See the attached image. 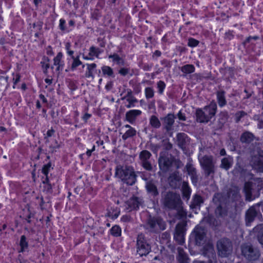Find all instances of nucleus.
<instances>
[{
  "instance_id": "nucleus-18",
  "label": "nucleus",
  "mask_w": 263,
  "mask_h": 263,
  "mask_svg": "<svg viewBox=\"0 0 263 263\" xmlns=\"http://www.w3.org/2000/svg\"><path fill=\"white\" fill-rule=\"evenodd\" d=\"M142 111L138 109H133L127 111L125 114V120L133 124L135 123L137 118L140 116Z\"/></svg>"
},
{
  "instance_id": "nucleus-22",
  "label": "nucleus",
  "mask_w": 263,
  "mask_h": 263,
  "mask_svg": "<svg viewBox=\"0 0 263 263\" xmlns=\"http://www.w3.org/2000/svg\"><path fill=\"white\" fill-rule=\"evenodd\" d=\"M226 92L224 90H219L216 92L217 100L219 106L222 107L227 104L225 97Z\"/></svg>"
},
{
  "instance_id": "nucleus-59",
  "label": "nucleus",
  "mask_w": 263,
  "mask_h": 263,
  "mask_svg": "<svg viewBox=\"0 0 263 263\" xmlns=\"http://www.w3.org/2000/svg\"><path fill=\"white\" fill-rule=\"evenodd\" d=\"M39 97L42 100L43 102H44V103H47V99H46V98L45 97V96L43 95L40 94L39 95Z\"/></svg>"
},
{
  "instance_id": "nucleus-14",
  "label": "nucleus",
  "mask_w": 263,
  "mask_h": 263,
  "mask_svg": "<svg viewBox=\"0 0 263 263\" xmlns=\"http://www.w3.org/2000/svg\"><path fill=\"white\" fill-rule=\"evenodd\" d=\"M142 203V199L137 197H133L126 202V210L128 212H130L134 210H137L139 209Z\"/></svg>"
},
{
  "instance_id": "nucleus-60",
  "label": "nucleus",
  "mask_w": 263,
  "mask_h": 263,
  "mask_svg": "<svg viewBox=\"0 0 263 263\" xmlns=\"http://www.w3.org/2000/svg\"><path fill=\"white\" fill-rule=\"evenodd\" d=\"M165 148H166V149H168H168H171V148H172V144L171 143H170V142H167L165 144Z\"/></svg>"
},
{
  "instance_id": "nucleus-61",
  "label": "nucleus",
  "mask_w": 263,
  "mask_h": 263,
  "mask_svg": "<svg viewBox=\"0 0 263 263\" xmlns=\"http://www.w3.org/2000/svg\"><path fill=\"white\" fill-rule=\"evenodd\" d=\"M161 52L159 50H156L153 54V56H156L157 57H159L161 55Z\"/></svg>"
},
{
  "instance_id": "nucleus-15",
  "label": "nucleus",
  "mask_w": 263,
  "mask_h": 263,
  "mask_svg": "<svg viewBox=\"0 0 263 263\" xmlns=\"http://www.w3.org/2000/svg\"><path fill=\"white\" fill-rule=\"evenodd\" d=\"M175 118L174 115L172 114H168L165 117L161 118L163 121V128L166 132L168 133L173 130Z\"/></svg>"
},
{
  "instance_id": "nucleus-42",
  "label": "nucleus",
  "mask_w": 263,
  "mask_h": 263,
  "mask_svg": "<svg viewBox=\"0 0 263 263\" xmlns=\"http://www.w3.org/2000/svg\"><path fill=\"white\" fill-rule=\"evenodd\" d=\"M73 62L71 65V68L72 69H76L78 66L82 64L81 61L79 60V57H72Z\"/></svg>"
},
{
  "instance_id": "nucleus-29",
  "label": "nucleus",
  "mask_w": 263,
  "mask_h": 263,
  "mask_svg": "<svg viewBox=\"0 0 263 263\" xmlns=\"http://www.w3.org/2000/svg\"><path fill=\"white\" fill-rule=\"evenodd\" d=\"M228 194L229 197L232 198L234 200H238L240 197L239 191L237 187L231 189Z\"/></svg>"
},
{
  "instance_id": "nucleus-9",
  "label": "nucleus",
  "mask_w": 263,
  "mask_h": 263,
  "mask_svg": "<svg viewBox=\"0 0 263 263\" xmlns=\"http://www.w3.org/2000/svg\"><path fill=\"white\" fill-rule=\"evenodd\" d=\"M241 248L242 254L249 260H255L260 256L259 250L250 244H243Z\"/></svg>"
},
{
  "instance_id": "nucleus-44",
  "label": "nucleus",
  "mask_w": 263,
  "mask_h": 263,
  "mask_svg": "<svg viewBox=\"0 0 263 263\" xmlns=\"http://www.w3.org/2000/svg\"><path fill=\"white\" fill-rule=\"evenodd\" d=\"M247 115V114L244 111H239L237 112L235 115L236 122H239L241 119L246 116Z\"/></svg>"
},
{
  "instance_id": "nucleus-16",
  "label": "nucleus",
  "mask_w": 263,
  "mask_h": 263,
  "mask_svg": "<svg viewBox=\"0 0 263 263\" xmlns=\"http://www.w3.org/2000/svg\"><path fill=\"white\" fill-rule=\"evenodd\" d=\"M159 166L160 169L164 172H167L172 164V161L168 157L160 156L158 160Z\"/></svg>"
},
{
  "instance_id": "nucleus-19",
  "label": "nucleus",
  "mask_w": 263,
  "mask_h": 263,
  "mask_svg": "<svg viewBox=\"0 0 263 263\" xmlns=\"http://www.w3.org/2000/svg\"><path fill=\"white\" fill-rule=\"evenodd\" d=\"M255 139L256 137L252 133L247 131L241 134L240 141L243 143L249 144Z\"/></svg>"
},
{
  "instance_id": "nucleus-56",
  "label": "nucleus",
  "mask_w": 263,
  "mask_h": 263,
  "mask_svg": "<svg viewBox=\"0 0 263 263\" xmlns=\"http://www.w3.org/2000/svg\"><path fill=\"white\" fill-rule=\"evenodd\" d=\"M95 150V146L93 145L91 149H88L86 152V155L88 157H90L91 155V153Z\"/></svg>"
},
{
  "instance_id": "nucleus-5",
  "label": "nucleus",
  "mask_w": 263,
  "mask_h": 263,
  "mask_svg": "<svg viewBox=\"0 0 263 263\" xmlns=\"http://www.w3.org/2000/svg\"><path fill=\"white\" fill-rule=\"evenodd\" d=\"M145 229L153 233H158L165 229L166 224L162 218L150 216L145 224Z\"/></svg>"
},
{
  "instance_id": "nucleus-1",
  "label": "nucleus",
  "mask_w": 263,
  "mask_h": 263,
  "mask_svg": "<svg viewBox=\"0 0 263 263\" xmlns=\"http://www.w3.org/2000/svg\"><path fill=\"white\" fill-rule=\"evenodd\" d=\"M115 176L129 185H133L136 181V175L133 167L126 165H117Z\"/></svg>"
},
{
  "instance_id": "nucleus-2",
  "label": "nucleus",
  "mask_w": 263,
  "mask_h": 263,
  "mask_svg": "<svg viewBox=\"0 0 263 263\" xmlns=\"http://www.w3.org/2000/svg\"><path fill=\"white\" fill-rule=\"evenodd\" d=\"M217 110V104L214 101L203 109H197L196 111V120L199 123H208L213 117Z\"/></svg>"
},
{
  "instance_id": "nucleus-11",
  "label": "nucleus",
  "mask_w": 263,
  "mask_h": 263,
  "mask_svg": "<svg viewBox=\"0 0 263 263\" xmlns=\"http://www.w3.org/2000/svg\"><path fill=\"white\" fill-rule=\"evenodd\" d=\"M182 222L178 223L175 228L174 238L175 241L179 245H182L184 242L185 228Z\"/></svg>"
},
{
  "instance_id": "nucleus-26",
  "label": "nucleus",
  "mask_w": 263,
  "mask_h": 263,
  "mask_svg": "<svg viewBox=\"0 0 263 263\" xmlns=\"http://www.w3.org/2000/svg\"><path fill=\"white\" fill-rule=\"evenodd\" d=\"M177 251L178 253L177 259L179 263H187L188 258L184 250L181 247H178Z\"/></svg>"
},
{
  "instance_id": "nucleus-43",
  "label": "nucleus",
  "mask_w": 263,
  "mask_h": 263,
  "mask_svg": "<svg viewBox=\"0 0 263 263\" xmlns=\"http://www.w3.org/2000/svg\"><path fill=\"white\" fill-rule=\"evenodd\" d=\"M59 28L63 31L69 32L71 30L66 26V22L63 18L60 20Z\"/></svg>"
},
{
  "instance_id": "nucleus-37",
  "label": "nucleus",
  "mask_w": 263,
  "mask_h": 263,
  "mask_svg": "<svg viewBox=\"0 0 263 263\" xmlns=\"http://www.w3.org/2000/svg\"><path fill=\"white\" fill-rule=\"evenodd\" d=\"M126 101V103H127L125 104V106L127 108H130L132 107H134L135 106V103L138 102V100L136 98H130L127 99H124Z\"/></svg>"
},
{
  "instance_id": "nucleus-39",
  "label": "nucleus",
  "mask_w": 263,
  "mask_h": 263,
  "mask_svg": "<svg viewBox=\"0 0 263 263\" xmlns=\"http://www.w3.org/2000/svg\"><path fill=\"white\" fill-rule=\"evenodd\" d=\"M110 233L111 234L114 236H119L121 233V228L118 226H114L111 229Z\"/></svg>"
},
{
  "instance_id": "nucleus-36",
  "label": "nucleus",
  "mask_w": 263,
  "mask_h": 263,
  "mask_svg": "<svg viewBox=\"0 0 263 263\" xmlns=\"http://www.w3.org/2000/svg\"><path fill=\"white\" fill-rule=\"evenodd\" d=\"M63 57V54L61 52H59L57 56L54 58V65L58 66L57 68V70H60L61 66H62L61 64V60Z\"/></svg>"
},
{
  "instance_id": "nucleus-23",
  "label": "nucleus",
  "mask_w": 263,
  "mask_h": 263,
  "mask_svg": "<svg viewBox=\"0 0 263 263\" xmlns=\"http://www.w3.org/2000/svg\"><path fill=\"white\" fill-rule=\"evenodd\" d=\"M146 188L148 193L154 196H156L159 194L157 186L153 181H149L146 182Z\"/></svg>"
},
{
  "instance_id": "nucleus-30",
  "label": "nucleus",
  "mask_w": 263,
  "mask_h": 263,
  "mask_svg": "<svg viewBox=\"0 0 263 263\" xmlns=\"http://www.w3.org/2000/svg\"><path fill=\"white\" fill-rule=\"evenodd\" d=\"M149 124L155 128H159L161 126V122L158 117L155 115L152 116L149 118Z\"/></svg>"
},
{
  "instance_id": "nucleus-7",
  "label": "nucleus",
  "mask_w": 263,
  "mask_h": 263,
  "mask_svg": "<svg viewBox=\"0 0 263 263\" xmlns=\"http://www.w3.org/2000/svg\"><path fill=\"white\" fill-rule=\"evenodd\" d=\"M136 248L140 256H146L151 251V245L142 234L138 235Z\"/></svg>"
},
{
  "instance_id": "nucleus-49",
  "label": "nucleus",
  "mask_w": 263,
  "mask_h": 263,
  "mask_svg": "<svg viewBox=\"0 0 263 263\" xmlns=\"http://www.w3.org/2000/svg\"><path fill=\"white\" fill-rule=\"evenodd\" d=\"M51 167L50 164L45 165L42 168V173L45 176V177H48V174Z\"/></svg>"
},
{
  "instance_id": "nucleus-4",
  "label": "nucleus",
  "mask_w": 263,
  "mask_h": 263,
  "mask_svg": "<svg viewBox=\"0 0 263 263\" xmlns=\"http://www.w3.org/2000/svg\"><path fill=\"white\" fill-rule=\"evenodd\" d=\"M181 201L179 195L172 192H167L162 199L163 205L169 209H176L180 206Z\"/></svg>"
},
{
  "instance_id": "nucleus-12",
  "label": "nucleus",
  "mask_w": 263,
  "mask_h": 263,
  "mask_svg": "<svg viewBox=\"0 0 263 263\" xmlns=\"http://www.w3.org/2000/svg\"><path fill=\"white\" fill-rule=\"evenodd\" d=\"M152 156L151 153L147 150L141 151L139 154V158L141 161L142 166L147 171H152L153 167L151 163L149 161Z\"/></svg>"
},
{
  "instance_id": "nucleus-25",
  "label": "nucleus",
  "mask_w": 263,
  "mask_h": 263,
  "mask_svg": "<svg viewBox=\"0 0 263 263\" xmlns=\"http://www.w3.org/2000/svg\"><path fill=\"white\" fill-rule=\"evenodd\" d=\"M87 70L85 72V77L86 78H91L92 79H94V72L96 71L97 65L95 63L87 64Z\"/></svg>"
},
{
  "instance_id": "nucleus-45",
  "label": "nucleus",
  "mask_w": 263,
  "mask_h": 263,
  "mask_svg": "<svg viewBox=\"0 0 263 263\" xmlns=\"http://www.w3.org/2000/svg\"><path fill=\"white\" fill-rule=\"evenodd\" d=\"M199 43L198 40L191 37L188 40L187 45L191 47H195L199 44Z\"/></svg>"
},
{
  "instance_id": "nucleus-24",
  "label": "nucleus",
  "mask_w": 263,
  "mask_h": 263,
  "mask_svg": "<svg viewBox=\"0 0 263 263\" xmlns=\"http://www.w3.org/2000/svg\"><path fill=\"white\" fill-rule=\"evenodd\" d=\"M188 174L191 176L193 182H196L198 179L196 168L190 163H187L186 165Z\"/></svg>"
},
{
  "instance_id": "nucleus-55",
  "label": "nucleus",
  "mask_w": 263,
  "mask_h": 263,
  "mask_svg": "<svg viewBox=\"0 0 263 263\" xmlns=\"http://www.w3.org/2000/svg\"><path fill=\"white\" fill-rule=\"evenodd\" d=\"M130 220V217L128 215H124L121 217V221L123 222H128Z\"/></svg>"
},
{
  "instance_id": "nucleus-54",
  "label": "nucleus",
  "mask_w": 263,
  "mask_h": 263,
  "mask_svg": "<svg viewBox=\"0 0 263 263\" xmlns=\"http://www.w3.org/2000/svg\"><path fill=\"white\" fill-rule=\"evenodd\" d=\"M13 84H14V85H16L18 82H20V76L19 74H16V77L15 78H13Z\"/></svg>"
},
{
  "instance_id": "nucleus-35",
  "label": "nucleus",
  "mask_w": 263,
  "mask_h": 263,
  "mask_svg": "<svg viewBox=\"0 0 263 263\" xmlns=\"http://www.w3.org/2000/svg\"><path fill=\"white\" fill-rule=\"evenodd\" d=\"M136 134V130L134 128L128 129L126 132L122 135V139L124 140L127 139L129 138L135 136Z\"/></svg>"
},
{
  "instance_id": "nucleus-8",
  "label": "nucleus",
  "mask_w": 263,
  "mask_h": 263,
  "mask_svg": "<svg viewBox=\"0 0 263 263\" xmlns=\"http://www.w3.org/2000/svg\"><path fill=\"white\" fill-rule=\"evenodd\" d=\"M250 164L257 171H263V155L261 151L257 149L251 152Z\"/></svg>"
},
{
  "instance_id": "nucleus-62",
  "label": "nucleus",
  "mask_w": 263,
  "mask_h": 263,
  "mask_svg": "<svg viewBox=\"0 0 263 263\" xmlns=\"http://www.w3.org/2000/svg\"><path fill=\"white\" fill-rule=\"evenodd\" d=\"M37 198L40 199V205L41 208H43V204L44 203L43 198L42 197H41L40 198L37 197Z\"/></svg>"
},
{
  "instance_id": "nucleus-3",
  "label": "nucleus",
  "mask_w": 263,
  "mask_h": 263,
  "mask_svg": "<svg viewBox=\"0 0 263 263\" xmlns=\"http://www.w3.org/2000/svg\"><path fill=\"white\" fill-rule=\"evenodd\" d=\"M263 188V182L259 179H254L253 181L246 182L244 192L246 200L251 201L259 195V191Z\"/></svg>"
},
{
  "instance_id": "nucleus-40",
  "label": "nucleus",
  "mask_w": 263,
  "mask_h": 263,
  "mask_svg": "<svg viewBox=\"0 0 263 263\" xmlns=\"http://www.w3.org/2000/svg\"><path fill=\"white\" fill-rule=\"evenodd\" d=\"M102 72L104 74L107 75L108 76H113L114 72L112 69L107 66H104L102 68Z\"/></svg>"
},
{
  "instance_id": "nucleus-10",
  "label": "nucleus",
  "mask_w": 263,
  "mask_h": 263,
  "mask_svg": "<svg viewBox=\"0 0 263 263\" xmlns=\"http://www.w3.org/2000/svg\"><path fill=\"white\" fill-rule=\"evenodd\" d=\"M218 254L221 257H226L232 251V245L229 239L223 238L217 243Z\"/></svg>"
},
{
  "instance_id": "nucleus-28",
  "label": "nucleus",
  "mask_w": 263,
  "mask_h": 263,
  "mask_svg": "<svg viewBox=\"0 0 263 263\" xmlns=\"http://www.w3.org/2000/svg\"><path fill=\"white\" fill-rule=\"evenodd\" d=\"M109 59H112V62L116 63L119 66H124L125 64L124 60L123 58H121L118 54L114 53L109 55Z\"/></svg>"
},
{
  "instance_id": "nucleus-31",
  "label": "nucleus",
  "mask_w": 263,
  "mask_h": 263,
  "mask_svg": "<svg viewBox=\"0 0 263 263\" xmlns=\"http://www.w3.org/2000/svg\"><path fill=\"white\" fill-rule=\"evenodd\" d=\"M181 71L185 74H190L195 71V68L192 64H186L181 67Z\"/></svg>"
},
{
  "instance_id": "nucleus-13",
  "label": "nucleus",
  "mask_w": 263,
  "mask_h": 263,
  "mask_svg": "<svg viewBox=\"0 0 263 263\" xmlns=\"http://www.w3.org/2000/svg\"><path fill=\"white\" fill-rule=\"evenodd\" d=\"M181 176L178 171H175L170 174L168 178V183L173 188L179 187L181 182Z\"/></svg>"
},
{
  "instance_id": "nucleus-58",
  "label": "nucleus",
  "mask_w": 263,
  "mask_h": 263,
  "mask_svg": "<svg viewBox=\"0 0 263 263\" xmlns=\"http://www.w3.org/2000/svg\"><path fill=\"white\" fill-rule=\"evenodd\" d=\"M54 133V130L53 129L48 130L47 132V137H51L53 135Z\"/></svg>"
},
{
  "instance_id": "nucleus-51",
  "label": "nucleus",
  "mask_w": 263,
  "mask_h": 263,
  "mask_svg": "<svg viewBox=\"0 0 263 263\" xmlns=\"http://www.w3.org/2000/svg\"><path fill=\"white\" fill-rule=\"evenodd\" d=\"M130 98H135L132 95V90H129L127 91V94L122 98V100L123 99H127Z\"/></svg>"
},
{
  "instance_id": "nucleus-34",
  "label": "nucleus",
  "mask_w": 263,
  "mask_h": 263,
  "mask_svg": "<svg viewBox=\"0 0 263 263\" xmlns=\"http://www.w3.org/2000/svg\"><path fill=\"white\" fill-rule=\"evenodd\" d=\"M20 245L21 247V250L20 252H23L28 248V243L26 240V238L25 235L21 236Z\"/></svg>"
},
{
  "instance_id": "nucleus-17",
  "label": "nucleus",
  "mask_w": 263,
  "mask_h": 263,
  "mask_svg": "<svg viewBox=\"0 0 263 263\" xmlns=\"http://www.w3.org/2000/svg\"><path fill=\"white\" fill-rule=\"evenodd\" d=\"M195 241L197 245H201L204 242L205 230L203 228L197 226L194 230Z\"/></svg>"
},
{
  "instance_id": "nucleus-41",
  "label": "nucleus",
  "mask_w": 263,
  "mask_h": 263,
  "mask_svg": "<svg viewBox=\"0 0 263 263\" xmlns=\"http://www.w3.org/2000/svg\"><path fill=\"white\" fill-rule=\"evenodd\" d=\"M154 93V90L152 87H146L145 89V97L147 99L153 98Z\"/></svg>"
},
{
  "instance_id": "nucleus-52",
  "label": "nucleus",
  "mask_w": 263,
  "mask_h": 263,
  "mask_svg": "<svg viewBox=\"0 0 263 263\" xmlns=\"http://www.w3.org/2000/svg\"><path fill=\"white\" fill-rule=\"evenodd\" d=\"M178 118L181 121H185L186 120V117L184 114H183L181 111H180L178 115H177Z\"/></svg>"
},
{
  "instance_id": "nucleus-47",
  "label": "nucleus",
  "mask_w": 263,
  "mask_h": 263,
  "mask_svg": "<svg viewBox=\"0 0 263 263\" xmlns=\"http://www.w3.org/2000/svg\"><path fill=\"white\" fill-rule=\"evenodd\" d=\"M161 146L159 144L150 143L149 148L154 153L157 154Z\"/></svg>"
},
{
  "instance_id": "nucleus-50",
  "label": "nucleus",
  "mask_w": 263,
  "mask_h": 263,
  "mask_svg": "<svg viewBox=\"0 0 263 263\" xmlns=\"http://www.w3.org/2000/svg\"><path fill=\"white\" fill-rule=\"evenodd\" d=\"M129 72V69L127 68H121L119 70V73H120L121 76H125Z\"/></svg>"
},
{
  "instance_id": "nucleus-64",
  "label": "nucleus",
  "mask_w": 263,
  "mask_h": 263,
  "mask_svg": "<svg viewBox=\"0 0 263 263\" xmlns=\"http://www.w3.org/2000/svg\"><path fill=\"white\" fill-rule=\"evenodd\" d=\"M91 115L89 114H85L83 116V119L85 121H87L90 117Z\"/></svg>"
},
{
  "instance_id": "nucleus-53",
  "label": "nucleus",
  "mask_w": 263,
  "mask_h": 263,
  "mask_svg": "<svg viewBox=\"0 0 263 263\" xmlns=\"http://www.w3.org/2000/svg\"><path fill=\"white\" fill-rule=\"evenodd\" d=\"M258 239L260 243L263 245V229L261 230L260 234L258 235Z\"/></svg>"
},
{
  "instance_id": "nucleus-63",
  "label": "nucleus",
  "mask_w": 263,
  "mask_h": 263,
  "mask_svg": "<svg viewBox=\"0 0 263 263\" xmlns=\"http://www.w3.org/2000/svg\"><path fill=\"white\" fill-rule=\"evenodd\" d=\"M233 37V35L230 33H226L225 34V37L228 39L229 40H231Z\"/></svg>"
},
{
  "instance_id": "nucleus-20",
  "label": "nucleus",
  "mask_w": 263,
  "mask_h": 263,
  "mask_svg": "<svg viewBox=\"0 0 263 263\" xmlns=\"http://www.w3.org/2000/svg\"><path fill=\"white\" fill-rule=\"evenodd\" d=\"M257 211L254 207L250 208L246 213V223L249 226V223L252 222L257 215Z\"/></svg>"
},
{
  "instance_id": "nucleus-6",
  "label": "nucleus",
  "mask_w": 263,
  "mask_h": 263,
  "mask_svg": "<svg viewBox=\"0 0 263 263\" xmlns=\"http://www.w3.org/2000/svg\"><path fill=\"white\" fill-rule=\"evenodd\" d=\"M199 162L206 177L214 174L215 172V162L213 156H204L199 159Z\"/></svg>"
},
{
  "instance_id": "nucleus-38",
  "label": "nucleus",
  "mask_w": 263,
  "mask_h": 263,
  "mask_svg": "<svg viewBox=\"0 0 263 263\" xmlns=\"http://www.w3.org/2000/svg\"><path fill=\"white\" fill-rule=\"evenodd\" d=\"M100 51L99 48H96L94 46H91L89 49V56L93 58V57H98Z\"/></svg>"
},
{
  "instance_id": "nucleus-32",
  "label": "nucleus",
  "mask_w": 263,
  "mask_h": 263,
  "mask_svg": "<svg viewBox=\"0 0 263 263\" xmlns=\"http://www.w3.org/2000/svg\"><path fill=\"white\" fill-rule=\"evenodd\" d=\"M42 179V182L44 184V191L47 193H51L52 191V186L49 182L48 177H45V179L43 177Z\"/></svg>"
},
{
  "instance_id": "nucleus-57",
  "label": "nucleus",
  "mask_w": 263,
  "mask_h": 263,
  "mask_svg": "<svg viewBox=\"0 0 263 263\" xmlns=\"http://www.w3.org/2000/svg\"><path fill=\"white\" fill-rule=\"evenodd\" d=\"M151 68H152V65H149L148 64H144L142 67L143 69L145 71L149 70Z\"/></svg>"
},
{
  "instance_id": "nucleus-27",
  "label": "nucleus",
  "mask_w": 263,
  "mask_h": 263,
  "mask_svg": "<svg viewBox=\"0 0 263 263\" xmlns=\"http://www.w3.org/2000/svg\"><path fill=\"white\" fill-rule=\"evenodd\" d=\"M203 202L202 197L200 196L196 195L193 198L191 207L193 209L199 208Z\"/></svg>"
},
{
  "instance_id": "nucleus-46",
  "label": "nucleus",
  "mask_w": 263,
  "mask_h": 263,
  "mask_svg": "<svg viewBox=\"0 0 263 263\" xmlns=\"http://www.w3.org/2000/svg\"><path fill=\"white\" fill-rule=\"evenodd\" d=\"M165 87V84L162 81H159L157 83V88L158 89V92L160 94H162Z\"/></svg>"
},
{
  "instance_id": "nucleus-21",
  "label": "nucleus",
  "mask_w": 263,
  "mask_h": 263,
  "mask_svg": "<svg viewBox=\"0 0 263 263\" xmlns=\"http://www.w3.org/2000/svg\"><path fill=\"white\" fill-rule=\"evenodd\" d=\"M233 163V157L229 156L227 157L222 159L221 161L220 167L226 170H228L230 168L232 167Z\"/></svg>"
},
{
  "instance_id": "nucleus-33",
  "label": "nucleus",
  "mask_w": 263,
  "mask_h": 263,
  "mask_svg": "<svg viewBox=\"0 0 263 263\" xmlns=\"http://www.w3.org/2000/svg\"><path fill=\"white\" fill-rule=\"evenodd\" d=\"M187 136L184 133H179L177 135L178 145L182 147L185 144Z\"/></svg>"
},
{
  "instance_id": "nucleus-48",
  "label": "nucleus",
  "mask_w": 263,
  "mask_h": 263,
  "mask_svg": "<svg viewBox=\"0 0 263 263\" xmlns=\"http://www.w3.org/2000/svg\"><path fill=\"white\" fill-rule=\"evenodd\" d=\"M183 194L186 197L189 198L190 194V189L187 184L184 182L183 184Z\"/></svg>"
}]
</instances>
